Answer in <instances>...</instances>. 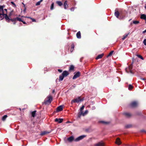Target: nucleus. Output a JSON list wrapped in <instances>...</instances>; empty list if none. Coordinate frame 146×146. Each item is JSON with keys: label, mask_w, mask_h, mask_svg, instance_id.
I'll return each mask as SVG.
<instances>
[{"label": "nucleus", "mask_w": 146, "mask_h": 146, "mask_svg": "<svg viewBox=\"0 0 146 146\" xmlns=\"http://www.w3.org/2000/svg\"><path fill=\"white\" fill-rule=\"evenodd\" d=\"M5 18L6 21L7 22L10 21V19L7 15V10L6 9H3L2 6H0V21Z\"/></svg>", "instance_id": "1"}, {"label": "nucleus", "mask_w": 146, "mask_h": 146, "mask_svg": "<svg viewBox=\"0 0 146 146\" xmlns=\"http://www.w3.org/2000/svg\"><path fill=\"white\" fill-rule=\"evenodd\" d=\"M47 100H44V103L45 104H50L52 100V97L51 96L49 95L47 97Z\"/></svg>", "instance_id": "2"}, {"label": "nucleus", "mask_w": 146, "mask_h": 146, "mask_svg": "<svg viewBox=\"0 0 146 146\" xmlns=\"http://www.w3.org/2000/svg\"><path fill=\"white\" fill-rule=\"evenodd\" d=\"M83 100V99H81L80 97H79L72 100L71 103L72 104H73L74 103H78L82 101Z\"/></svg>", "instance_id": "3"}, {"label": "nucleus", "mask_w": 146, "mask_h": 146, "mask_svg": "<svg viewBox=\"0 0 146 146\" xmlns=\"http://www.w3.org/2000/svg\"><path fill=\"white\" fill-rule=\"evenodd\" d=\"M132 64L129 66L127 68H125L126 72L127 73H131L133 74V72L132 70Z\"/></svg>", "instance_id": "4"}, {"label": "nucleus", "mask_w": 146, "mask_h": 146, "mask_svg": "<svg viewBox=\"0 0 146 146\" xmlns=\"http://www.w3.org/2000/svg\"><path fill=\"white\" fill-rule=\"evenodd\" d=\"M138 104V103L136 101H134L131 103L130 104V106L131 107H135L137 106Z\"/></svg>", "instance_id": "5"}, {"label": "nucleus", "mask_w": 146, "mask_h": 146, "mask_svg": "<svg viewBox=\"0 0 146 146\" xmlns=\"http://www.w3.org/2000/svg\"><path fill=\"white\" fill-rule=\"evenodd\" d=\"M86 137V135H82L81 136H79V137H78L76 138L74 141H79L82 139L83 138H84V137Z\"/></svg>", "instance_id": "6"}, {"label": "nucleus", "mask_w": 146, "mask_h": 146, "mask_svg": "<svg viewBox=\"0 0 146 146\" xmlns=\"http://www.w3.org/2000/svg\"><path fill=\"white\" fill-rule=\"evenodd\" d=\"M80 75V72H78L75 73L73 77V79H75L79 77Z\"/></svg>", "instance_id": "7"}, {"label": "nucleus", "mask_w": 146, "mask_h": 146, "mask_svg": "<svg viewBox=\"0 0 146 146\" xmlns=\"http://www.w3.org/2000/svg\"><path fill=\"white\" fill-rule=\"evenodd\" d=\"M94 146H104V144L102 141H101L94 145Z\"/></svg>", "instance_id": "8"}, {"label": "nucleus", "mask_w": 146, "mask_h": 146, "mask_svg": "<svg viewBox=\"0 0 146 146\" xmlns=\"http://www.w3.org/2000/svg\"><path fill=\"white\" fill-rule=\"evenodd\" d=\"M63 119L61 118L58 119L56 118L55 119V121L56 122H58L59 123H61L62 122Z\"/></svg>", "instance_id": "9"}, {"label": "nucleus", "mask_w": 146, "mask_h": 146, "mask_svg": "<svg viewBox=\"0 0 146 146\" xmlns=\"http://www.w3.org/2000/svg\"><path fill=\"white\" fill-rule=\"evenodd\" d=\"M69 73L66 71H64L62 73V75L64 76V77H66L69 75Z\"/></svg>", "instance_id": "10"}, {"label": "nucleus", "mask_w": 146, "mask_h": 146, "mask_svg": "<svg viewBox=\"0 0 146 146\" xmlns=\"http://www.w3.org/2000/svg\"><path fill=\"white\" fill-rule=\"evenodd\" d=\"M115 143L116 144H117L118 145H119L121 143V142L120 140V139L119 138H117Z\"/></svg>", "instance_id": "11"}, {"label": "nucleus", "mask_w": 146, "mask_h": 146, "mask_svg": "<svg viewBox=\"0 0 146 146\" xmlns=\"http://www.w3.org/2000/svg\"><path fill=\"white\" fill-rule=\"evenodd\" d=\"M64 5V9H66L68 8V1H65Z\"/></svg>", "instance_id": "12"}, {"label": "nucleus", "mask_w": 146, "mask_h": 146, "mask_svg": "<svg viewBox=\"0 0 146 146\" xmlns=\"http://www.w3.org/2000/svg\"><path fill=\"white\" fill-rule=\"evenodd\" d=\"M63 110V106H60L58 107L57 108V111H61Z\"/></svg>", "instance_id": "13"}, {"label": "nucleus", "mask_w": 146, "mask_h": 146, "mask_svg": "<svg viewBox=\"0 0 146 146\" xmlns=\"http://www.w3.org/2000/svg\"><path fill=\"white\" fill-rule=\"evenodd\" d=\"M21 16L19 15L18 17H16V19L17 21H19L21 22L23 20L22 19V17H24V16H22L21 17Z\"/></svg>", "instance_id": "14"}, {"label": "nucleus", "mask_w": 146, "mask_h": 146, "mask_svg": "<svg viewBox=\"0 0 146 146\" xmlns=\"http://www.w3.org/2000/svg\"><path fill=\"white\" fill-rule=\"evenodd\" d=\"M140 18L141 19L145 20L146 22V15L145 14L141 15Z\"/></svg>", "instance_id": "15"}, {"label": "nucleus", "mask_w": 146, "mask_h": 146, "mask_svg": "<svg viewBox=\"0 0 146 146\" xmlns=\"http://www.w3.org/2000/svg\"><path fill=\"white\" fill-rule=\"evenodd\" d=\"M119 13L118 11H116L115 12V15L117 18H119Z\"/></svg>", "instance_id": "16"}, {"label": "nucleus", "mask_w": 146, "mask_h": 146, "mask_svg": "<svg viewBox=\"0 0 146 146\" xmlns=\"http://www.w3.org/2000/svg\"><path fill=\"white\" fill-rule=\"evenodd\" d=\"M76 36L78 38H81V33L80 31H78L76 34Z\"/></svg>", "instance_id": "17"}, {"label": "nucleus", "mask_w": 146, "mask_h": 146, "mask_svg": "<svg viewBox=\"0 0 146 146\" xmlns=\"http://www.w3.org/2000/svg\"><path fill=\"white\" fill-rule=\"evenodd\" d=\"M104 55L103 54H102L99 55L96 58V59H99L103 57Z\"/></svg>", "instance_id": "18"}, {"label": "nucleus", "mask_w": 146, "mask_h": 146, "mask_svg": "<svg viewBox=\"0 0 146 146\" xmlns=\"http://www.w3.org/2000/svg\"><path fill=\"white\" fill-rule=\"evenodd\" d=\"M56 3L60 6H62V3L60 1H57L56 2Z\"/></svg>", "instance_id": "19"}, {"label": "nucleus", "mask_w": 146, "mask_h": 146, "mask_svg": "<svg viewBox=\"0 0 146 146\" xmlns=\"http://www.w3.org/2000/svg\"><path fill=\"white\" fill-rule=\"evenodd\" d=\"M68 140L69 141H71L74 139V137L72 136H71L68 138Z\"/></svg>", "instance_id": "20"}, {"label": "nucleus", "mask_w": 146, "mask_h": 146, "mask_svg": "<svg viewBox=\"0 0 146 146\" xmlns=\"http://www.w3.org/2000/svg\"><path fill=\"white\" fill-rule=\"evenodd\" d=\"M88 112V111L87 110H86L85 111V112L84 113H82V112H81V113L83 116H84L86 115Z\"/></svg>", "instance_id": "21"}, {"label": "nucleus", "mask_w": 146, "mask_h": 146, "mask_svg": "<svg viewBox=\"0 0 146 146\" xmlns=\"http://www.w3.org/2000/svg\"><path fill=\"white\" fill-rule=\"evenodd\" d=\"M36 111H34L31 113V115L32 117H35L36 114Z\"/></svg>", "instance_id": "22"}, {"label": "nucleus", "mask_w": 146, "mask_h": 146, "mask_svg": "<svg viewBox=\"0 0 146 146\" xmlns=\"http://www.w3.org/2000/svg\"><path fill=\"white\" fill-rule=\"evenodd\" d=\"M124 114L127 117H129L131 115V114L130 113H124Z\"/></svg>", "instance_id": "23"}, {"label": "nucleus", "mask_w": 146, "mask_h": 146, "mask_svg": "<svg viewBox=\"0 0 146 146\" xmlns=\"http://www.w3.org/2000/svg\"><path fill=\"white\" fill-rule=\"evenodd\" d=\"M64 76H63L62 74L61 75H60L59 76V80L60 81H62L64 78Z\"/></svg>", "instance_id": "24"}, {"label": "nucleus", "mask_w": 146, "mask_h": 146, "mask_svg": "<svg viewBox=\"0 0 146 146\" xmlns=\"http://www.w3.org/2000/svg\"><path fill=\"white\" fill-rule=\"evenodd\" d=\"M7 117V115H5L3 116L2 117V120L3 121H5Z\"/></svg>", "instance_id": "25"}, {"label": "nucleus", "mask_w": 146, "mask_h": 146, "mask_svg": "<svg viewBox=\"0 0 146 146\" xmlns=\"http://www.w3.org/2000/svg\"><path fill=\"white\" fill-rule=\"evenodd\" d=\"M74 44H72L71 45V52H72L73 51L74 48Z\"/></svg>", "instance_id": "26"}, {"label": "nucleus", "mask_w": 146, "mask_h": 146, "mask_svg": "<svg viewBox=\"0 0 146 146\" xmlns=\"http://www.w3.org/2000/svg\"><path fill=\"white\" fill-rule=\"evenodd\" d=\"M129 34H126L123 36V37L122 38V39L123 40H124L127 36Z\"/></svg>", "instance_id": "27"}, {"label": "nucleus", "mask_w": 146, "mask_h": 146, "mask_svg": "<svg viewBox=\"0 0 146 146\" xmlns=\"http://www.w3.org/2000/svg\"><path fill=\"white\" fill-rule=\"evenodd\" d=\"M133 88V86L131 84L129 85L128 89L129 90H131Z\"/></svg>", "instance_id": "28"}, {"label": "nucleus", "mask_w": 146, "mask_h": 146, "mask_svg": "<svg viewBox=\"0 0 146 146\" xmlns=\"http://www.w3.org/2000/svg\"><path fill=\"white\" fill-rule=\"evenodd\" d=\"M100 123H101L104 124H107L109 122H105L103 121H99Z\"/></svg>", "instance_id": "29"}, {"label": "nucleus", "mask_w": 146, "mask_h": 146, "mask_svg": "<svg viewBox=\"0 0 146 146\" xmlns=\"http://www.w3.org/2000/svg\"><path fill=\"white\" fill-rule=\"evenodd\" d=\"M74 69V66L73 65H71L70 67L69 70H72Z\"/></svg>", "instance_id": "30"}, {"label": "nucleus", "mask_w": 146, "mask_h": 146, "mask_svg": "<svg viewBox=\"0 0 146 146\" xmlns=\"http://www.w3.org/2000/svg\"><path fill=\"white\" fill-rule=\"evenodd\" d=\"M47 133L46 132V131H44L42 132L40 134V135H43L45 134H46Z\"/></svg>", "instance_id": "31"}, {"label": "nucleus", "mask_w": 146, "mask_h": 146, "mask_svg": "<svg viewBox=\"0 0 146 146\" xmlns=\"http://www.w3.org/2000/svg\"><path fill=\"white\" fill-rule=\"evenodd\" d=\"M113 51H111L109 53V54H108V55L107 56L108 57L110 56H111L112 54H113Z\"/></svg>", "instance_id": "32"}, {"label": "nucleus", "mask_w": 146, "mask_h": 146, "mask_svg": "<svg viewBox=\"0 0 146 146\" xmlns=\"http://www.w3.org/2000/svg\"><path fill=\"white\" fill-rule=\"evenodd\" d=\"M139 23V22L138 21H133V24H137L138 23Z\"/></svg>", "instance_id": "33"}, {"label": "nucleus", "mask_w": 146, "mask_h": 146, "mask_svg": "<svg viewBox=\"0 0 146 146\" xmlns=\"http://www.w3.org/2000/svg\"><path fill=\"white\" fill-rule=\"evenodd\" d=\"M137 56L139 58L141 59L142 60H143V57L141 55H137Z\"/></svg>", "instance_id": "34"}, {"label": "nucleus", "mask_w": 146, "mask_h": 146, "mask_svg": "<svg viewBox=\"0 0 146 146\" xmlns=\"http://www.w3.org/2000/svg\"><path fill=\"white\" fill-rule=\"evenodd\" d=\"M10 20H11L12 22H14L17 21L16 18H14L13 19H11Z\"/></svg>", "instance_id": "35"}, {"label": "nucleus", "mask_w": 146, "mask_h": 146, "mask_svg": "<svg viewBox=\"0 0 146 146\" xmlns=\"http://www.w3.org/2000/svg\"><path fill=\"white\" fill-rule=\"evenodd\" d=\"M54 4L53 3H52L51 5V7H50V9L51 10H52L54 8Z\"/></svg>", "instance_id": "36"}, {"label": "nucleus", "mask_w": 146, "mask_h": 146, "mask_svg": "<svg viewBox=\"0 0 146 146\" xmlns=\"http://www.w3.org/2000/svg\"><path fill=\"white\" fill-rule=\"evenodd\" d=\"M84 106H83L81 108H80V111L81 112H82V110L84 109Z\"/></svg>", "instance_id": "37"}, {"label": "nucleus", "mask_w": 146, "mask_h": 146, "mask_svg": "<svg viewBox=\"0 0 146 146\" xmlns=\"http://www.w3.org/2000/svg\"><path fill=\"white\" fill-rule=\"evenodd\" d=\"M27 18L31 19L33 22H35L36 21L35 20V19L31 18L30 17H27Z\"/></svg>", "instance_id": "38"}, {"label": "nucleus", "mask_w": 146, "mask_h": 146, "mask_svg": "<svg viewBox=\"0 0 146 146\" xmlns=\"http://www.w3.org/2000/svg\"><path fill=\"white\" fill-rule=\"evenodd\" d=\"M131 127V125H127L126 126V127L127 128H129Z\"/></svg>", "instance_id": "39"}, {"label": "nucleus", "mask_w": 146, "mask_h": 146, "mask_svg": "<svg viewBox=\"0 0 146 146\" xmlns=\"http://www.w3.org/2000/svg\"><path fill=\"white\" fill-rule=\"evenodd\" d=\"M40 1H38L36 3V5H40Z\"/></svg>", "instance_id": "40"}, {"label": "nucleus", "mask_w": 146, "mask_h": 146, "mask_svg": "<svg viewBox=\"0 0 146 146\" xmlns=\"http://www.w3.org/2000/svg\"><path fill=\"white\" fill-rule=\"evenodd\" d=\"M143 43L146 46V39H145L144 40Z\"/></svg>", "instance_id": "41"}, {"label": "nucleus", "mask_w": 146, "mask_h": 146, "mask_svg": "<svg viewBox=\"0 0 146 146\" xmlns=\"http://www.w3.org/2000/svg\"><path fill=\"white\" fill-rule=\"evenodd\" d=\"M11 3L12 4L14 5L15 7L16 6L15 3L13 1H11Z\"/></svg>", "instance_id": "42"}, {"label": "nucleus", "mask_w": 146, "mask_h": 146, "mask_svg": "<svg viewBox=\"0 0 146 146\" xmlns=\"http://www.w3.org/2000/svg\"><path fill=\"white\" fill-rule=\"evenodd\" d=\"M58 71L59 72H60H60H62V70H60V69H58Z\"/></svg>", "instance_id": "43"}, {"label": "nucleus", "mask_w": 146, "mask_h": 146, "mask_svg": "<svg viewBox=\"0 0 146 146\" xmlns=\"http://www.w3.org/2000/svg\"><path fill=\"white\" fill-rule=\"evenodd\" d=\"M74 8L73 7L72 8L70 9V10L72 11H74Z\"/></svg>", "instance_id": "44"}, {"label": "nucleus", "mask_w": 146, "mask_h": 146, "mask_svg": "<svg viewBox=\"0 0 146 146\" xmlns=\"http://www.w3.org/2000/svg\"><path fill=\"white\" fill-rule=\"evenodd\" d=\"M21 22H22L24 24H26L25 22L23 21V20H22Z\"/></svg>", "instance_id": "45"}, {"label": "nucleus", "mask_w": 146, "mask_h": 146, "mask_svg": "<svg viewBox=\"0 0 146 146\" xmlns=\"http://www.w3.org/2000/svg\"><path fill=\"white\" fill-rule=\"evenodd\" d=\"M146 33V29L145 30V31H143V33Z\"/></svg>", "instance_id": "46"}, {"label": "nucleus", "mask_w": 146, "mask_h": 146, "mask_svg": "<svg viewBox=\"0 0 146 146\" xmlns=\"http://www.w3.org/2000/svg\"><path fill=\"white\" fill-rule=\"evenodd\" d=\"M124 17H122V18H120V17L119 18V19H123L124 18Z\"/></svg>", "instance_id": "47"}, {"label": "nucleus", "mask_w": 146, "mask_h": 146, "mask_svg": "<svg viewBox=\"0 0 146 146\" xmlns=\"http://www.w3.org/2000/svg\"><path fill=\"white\" fill-rule=\"evenodd\" d=\"M141 79L143 80H145V79L144 78H141Z\"/></svg>", "instance_id": "48"}, {"label": "nucleus", "mask_w": 146, "mask_h": 146, "mask_svg": "<svg viewBox=\"0 0 146 146\" xmlns=\"http://www.w3.org/2000/svg\"><path fill=\"white\" fill-rule=\"evenodd\" d=\"M70 121H68L67 122V123H70Z\"/></svg>", "instance_id": "49"}, {"label": "nucleus", "mask_w": 146, "mask_h": 146, "mask_svg": "<svg viewBox=\"0 0 146 146\" xmlns=\"http://www.w3.org/2000/svg\"><path fill=\"white\" fill-rule=\"evenodd\" d=\"M43 0H40L39 1H40V3Z\"/></svg>", "instance_id": "50"}, {"label": "nucleus", "mask_w": 146, "mask_h": 146, "mask_svg": "<svg viewBox=\"0 0 146 146\" xmlns=\"http://www.w3.org/2000/svg\"><path fill=\"white\" fill-rule=\"evenodd\" d=\"M95 109V108L94 107H93V109Z\"/></svg>", "instance_id": "51"}, {"label": "nucleus", "mask_w": 146, "mask_h": 146, "mask_svg": "<svg viewBox=\"0 0 146 146\" xmlns=\"http://www.w3.org/2000/svg\"><path fill=\"white\" fill-rule=\"evenodd\" d=\"M145 9H146V5L145 6Z\"/></svg>", "instance_id": "52"}, {"label": "nucleus", "mask_w": 146, "mask_h": 146, "mask_svg": "<svg viewBox=\"0 0 146 146\" xmlns=\"http://www.w3.org/2000/svg\"><path fill=\"white\" fill-rule=\"evenodd\" d=\"M80 117V115H78V117Z\"/></svg>", "instance_id": "53"}, {"label": "nucleus", "mask_w": 146, "mask_h": 146, "mask_svg": "<svg viewBox=\"0 0 146 146\" xmlns=\"http://www.w3.org/2000/svg\"><path fill=\"white\" fill-rule=\"evenodd\" d=\"M131 20V19H130V20H129V21H130Z\"/></svg>", "instance_id": "54"}, {"label": "nucleus", "mask_w": 146, "mask_h": 146, "mask_svg": "<svg viewBox=\"0 0 146 146\" xmlns=\"http://www.w3.org/2000/svg\"><path fill=\"white\" fill-rule=\"evenodd\" d=\"M15 24V23H14V24Z\"/></svg>", "instance_id": "55"}, {"label": "nucleus", "mask_w": 146, "mask_h": 146, "mask_svg": "<svg viewBox=\"0 0 146 146\" xmlns=\"http://www.w3.org/2000/svg\"><path fill=\"white\" fill-rule=\"evenodd\" d=\"M67 38H68V39H69V37H67Z\"/></svg>", "instance_id": "56"}]
</instances>
